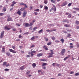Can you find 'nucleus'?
I'll use <instances>...</instances> for the list:
<instances>
[{"mask_svg":"<svg viewBox=\"0 0 79 79\" xmlns=\"http://www.w3.org/2000/svg\"><path fill=\"white\" fill-rule=\"evenodd\" d=\"M43 31V29H41V30H40L38 32V33H39V34L41 33V32H42Z\"/></svg>","mask_w":79,"mask_h":79,"instance_id":"nucleus-24","label":"nucleus"},{"mask_svg":"<svg viewBox=\"0 0 79 79\" xmlns=\"http://www.w3.org/2000/svg\"><path fill=\"white\" fill-rule=\"evenodd\" d=\"M6 54L8 56H10V52H6Z\"/></svg>","mask_w":79,"mask_h":79,"instance_id":"nucleus-27","label":"nucleus"},{"mask_svg":"<svg viewBox=\"0 0 79 79\" xmlns=\"http://www.w3.org/2000/svg\"><path fill=\"white\" fill-rule=\"evenodd\" d=\"M17 14H18L19 15V16L21 15V11L20 10H19L17 12Z\"/></svg>","mask_w":79,"mask_h":79,"instance_id":"nucleus-18","label":"nucleus"},{"mask_svg":"<svg viewBox=\"0 0 79 79\" xmlns=\"http://www.w3.org/2000/svg\"><path fill=\"white\" fill-rule=\"evenodd\" d=\"M71 35L69 33L68 34V36H67L68 37H71Z\"/></svg>","mask_w":79,"mask_h":79,"instance_id":"nucleus-45","label":"nucleus"},{"mask_svg":"<svg viewBox=\"0 0 79 79\" xmlns=\"http://www.w3.org/2000/svg\"><path fill=\"white\" fill-rule=\"evenodd\" d=\"M56 64H57V63H54L52 64V66H55V65H56Z\"/></svg>","mask_w":79,"mask_h":79,"instance_id":"nucleus-47","label":"nucleus"},{"mask_svg":"<svg viewBox=\"0 0 79 79\" xmlns=\"http://www.w3.org/2000/svg\"><path fill=\"white\" fill-rule=\"evenodd\" d=\"M34 39H35V36H33L31 39V40H34Z\"/></svg>","mask_w":79,"mask_h":79,"instance_id":"nucleus-29","label":"nucleus"},{"mask_svg":"<svg viewBox=\"0 0 79 79\" xmlns=\"http://www.w3.org/2000/svg\"><path fill=\"white\" fill-rule=\"evenodd\" d=\"M53 55V54H51L49 55V56H48V58H51V57H52V56Z\"/></svg>","mask_w":79,"mask_h":79,"instance_id":"nucleus-25","label":"nucleus"},{"mask_svg":"<svg viewBox=\"0 0 79 79\" xmlns=\"http://www.w3.org/2000/svg\"><path fill=\"white\" fill-rule=\"evenodd\" d=\"M48 7H47V6H46L45 7H44V9H45V10H48Z\"/></svg>","mask_w":79,"mask_h":79,"instance_id":"nucleus-43","label":"nucleus"},{"mask_svg":"<svg viewBox=\"0 0 79 79\" xmlns=\"http://www.w3.org/2000/svg\"><path fill=\"white\" fill-rule=\"evenodd\" d=\"M19 38H21V37L23 38V36H21V35H19Z\"/></svg>","mask_w":79,"mask_h":79,"instance_id":"nucleus-46","label":"nucleus"},{"mask_svg":"<svg viewBox=\"0 0 79 79\" xmlns=\"http://www.w3.org/2000/svg\"><path fill=\"white\" fill-rule=\"evenodd\" d=\"M26 73H27V75H28L29 74V73H31V72L30 71H28V72H26Z\"/></svg>","mask_w":79,"mask_h":79,"instance_id":"nucleus-35","label":"nucleus"},{"mask_svg":"<svg viewBox=\"0 0 79 79\" xmlns=\"http://www.w3.org/2000/svg\"><path fill=\"white\" fill-rule=\"evenodd\" d=\"M12 3H13V4H14V5H15L16 3H17V2H15V1H13V2H12Z\"/></svg>","mask_w":79,"mask_h":79,"instance_id":"nucleus-42","label":"nucleus"},{"mask_svg":"<svg viewBox=\"0 0 79 79\" xmlns=\"http://www.w3.org/2000/svg\"><path fill=\"white\" fill-rule=\"evenodd\" d=\"M72 5V3H69L68 5V6H71V5Z\"/></svg>","mask_w":79,"mask_h":79,"instance_id":"nucleus-41","label":"nucleus"},{"mask_svg":"<svg viewBox=\"0 0 79 79\" xmlns=\"http://www.w3.org/2000/svg\"><path fill=\"white\" fill-rule=\"evenodd\" d=\"M37 29V27H36L33 28V30H36V29Z\"/></svg>","mask_w":79,"mask_h":79,"instance_id":"nucleus-55","label":"nucleus"},{"mask_svg":"<svg viewBox=\"0 0 79 79\" xmlns=\"http://www.w3.org/2000/svg\"><path fill=\"white\" fill-rule=\"evenodd\" d=\"M8 19H7V21H11V18H9L10 16H8Z\"/></svg>","mask_w":79,"mask_h":79,"instance_id":"nucleus-15","label":"nucleus"},{"mask_svg":"<svg viewBox=\"0 0 79 79\" xmlns=\"http://www.w3.org/2000/svg\"><path fill=\"white\" fill-rule=\"evenodd\" d=\"M64 26H65V27H70V26L69 25L67 24H66V25H64Z\"/></svg>","mask_w":79,"mask_h":79,"instance_id":"nucleus-34","label":"nucleus"},{"mask_svg":"<svg viewBox=\"0 0 79 79\" xmlns=\"http://www.w3.org/2000/svg\"><path fill=\"white\" fill-rule=\"evenodd\" d=\"M5 33V31H3L1 32V35L0 36V37L1 39H2L4 36V34Z\"/></svg>","mask_w":79,"mask_h":79,"instance_id":"nucleus-2","label":"nucleus"},{"mask_svg":"<svg viewBox=\"0 0 79 79\" xmlns=\"http://www.w3.org/2000/svg\"><path fill=\"white\" fill-rule=\"evenodd\" d=\"M52 44V42H49V43H48L47 44V45H50Z\"/></svg>","mask_w":79,"mask_h":79,"instance_id":"nucleus-40","label":"nucleus"},{"mask_svg":"<svg viewBox=\"0 0 79 79\" xmlns=\"http://www.w3.org/2000/svg\"><path fill=\"white\" fill-rule=\"evenodd\" d=\"M6 64H7L6 62H4L3 63L2 66H6V67H8V66H10V64H9L6 65Z\"/></svg>","mask_w":79,"mask_h":79,"instance_id":"nucleus-1","label":"nucleus"},{"mask_svg":"<svg viewBox=\"0 0 79 79\" xmlns=\"http://www.w3.org/2000/svg\"><path fill=\"white\" fill-rule=\"evenodd\" d=\"M79 73H75V76H79Z\"/></svg>","mask_w":79,"mask_h":79,"instance_id":"nucleus-49","label":"nucleus"},{"mask_svg":"<svg viewBox=\"0 0 79 79\" xmlns=\"http://www.w3.org/2000/svg\"><path fill=\"white\" fill-rule=\"evenodd\" d=\"M9 50L10 52H11L12 53H16V51L15 50H13L12 49H10Z\"/></svg>","mask_w":79,"mask_h":79,"instance_id":"nucleus-5","label":"nucleus"},{"mask_svg":"<svg viewBox=\"0 0 79 79\" xmlns=\"http://www.w3.org/2000/svg\"><path fill=\"white\" fill-rule=\"evenodd\" d=\"M26 57L27 58H29V57H30V56L29 55H27V56H26Z\"/></svg>","mask_w":79,"mask_h":79,"instance_id":"nucleus-61","label":"nucleus"},{"mask_svg":"<svg viewBox=\"0 0 79 79\" xmlns=\"http://www.w3.org/2000/svg\"><path fill=\"white\" fill-rule=\"evenodd\" d=\"M50 52H51V53H50L49 54H52L53 55V54H54V52H53V51L52 50H50Z\"/></svg>","mask_w":79,"mask_h":79,"instance_id":"nucleus-19","label":"nucleus"},{"mask_svg":"<svg viewBox=\"0 0 79 79\" xmlns=\"http://www.w3.org/2000/svg\"><path fill=\"white\" fill-rule=\"evenodd\" d=\"M43 48H44L46 50H48V48H47V46H45V45H44V46L43 47Z\"/></svg>","mask_w":79,"mask_h":79,"instance_id":"nucleus-17","label":"nucleus"},{"mask_svg":"<svg viewBox=\"0 0 79 79\" xmlns=\"http://www.w3.org/2000/svg\"><path fill=\"white\" fill-rule=\"evenodd\" d=\"M20 69H24V65L23 66L20 68Z\"/></svg>","mask_w":79,"mask_h":79,"instance_id":"nucleus-23","label":"nucleus"},{"mask_svg":"<svg viewBox=\"0 0 79 79\" xmlns=\"http://www.w3.org/2000/svg\"><path fill=\"white\" fill-rule=\"evenodd\" d=\"M45 65H47V63H44L42 64V66H45Z\"/></svg>","mask_w":79,"mask_h":79,"instance_id":"nucleus-28","label":"nucleus"},{"mask_svg":"<svg viewBox=\"0 0 79 79\" xmlns=\"http://www.w3.org/2000/svg\"><path fill=\"white\" fill-rule=\"evenodd\" d=\"M4 28L7 31H9V30H10V28L8 27L7 26H5L4 27Z\"/></svg>","mask_w":79,"mask_h":79,"instance_id":"nucleus-11","label":"nucleus"},{"mask_svg":"<svg viewBox=\"0 0 79 79\" xmlns=\"http://www.w3.org/2000/svg\"><path fill=\"white\" fill-rule=\"evenodd\" d=\"M4 14L3 13H0V16H3Z\"/></svg>","mask_w":79,"mask_h":79,"instance_id":"nucleus-56","label":"nucleus"},{"mask_svg":"<svg viewBox=\"0 0 79 79\" xmlns=\"http://www.w3.org/2000/svg\"><path fill=\"white\" fill-rule=\"evenodd\" d=\"M63 32H64V33H65V34H66L67 33V31H63Z\"/></svg>","mask_w":79,"mask_h":79,"instance_id":"nucleus-58","label":"nucleus"},{"mask_svg":"<svg viewBox=\"0 0 79 79\" xmlns=\"http://www.w3.org/2000/svg\"><path fill=\"white\" fill-rule=\"evenodd\" d=\"M51 2L52 3H56V2H55V1L53 0H51Z\"/></svg>","mask_w":79,"mask_h":79,"instance_id":"nucleus-32","label":"nucleus"},{"mask_svg":"<svg viewBox=\"0 0 79 79\" xmlns=\"http://www.w3.org/2000/svg\"><path fill=\"white\" fill-rule=\"evenodd\" d=\"M38 73H41V74H43V72H42L41 71V70H39L38 71Z\"/></svg>","mask_w":79,"mask_h":79,"instance_id":"nucleus-39","label":"nucleus"},{"mask_svg":"<svg viewBox=\"0 0 79 79\" xmlns=\"http://www.w3.org/2000/svg\"><path fill=\"white\" fill-rule=\"evenodd\" d=\"M32 25H33V23H30V24H29L30 26H32Z\"/></svg>","mask_w":79,"mask_h":79,"instance_id":"nucleus-54","label":"nucleus"},{"mask_svg":"<svg viewBox=\"0 0 79 79\" xmlns=\"http://www.w3.org/2000/svg\"><path fill=\"white\" fill-rule=\"evenodd\" d=\"M36 53V51H33L31 52V56H32L34 55V53Z\"/></svg>","mask_w":79,"mask_h":79,"instance_id":"nucleus-6","label":"nucleus"},{"mask_svg":"<svg viewBox=\"0 0 79 79\" xmlns=\"http://www.w3.org/2000/svg\"><path fill=\"white\" fill-rule=\"evenodd\" d=\"M51 39L53 40H55V36H52Z\"/></svg>","mask_w":79,"mask_h":79,"instance_id":"nucleus-26","label":"nucleus"},{"mask_svg":"<svg viewBox=\"0 0 79 79\" xmlns=\"http://www.w3.org/2000/svg\"><path fill=\"white\" fill-rule=\"evenodd\" d=\"M40 11V10L39 9H36V10H34V11H37V12H39Z\"/></svg>","mask_w":79,"mask_h":79,"instance_id":"nucleus-30","label":"nucleus"},{"mask_svg":"<svg viewBox=\"0 0 79 79\" xmlns=\"http://www.w3.org/2000/svg\"><path fill=\"white\" fill-rule=\"evenodd\" d=\"M35 45H32L31 46V48H34V47H35Z\"/></svg>","mask_w":79,"mask_h":79,"instance_id":"nucleus-60","label":"nucleus"},{"mask_svg":"<svg viewBox=\"0 0 79 79\" xmlns=\"http://www.w3.org/2000/svg\"><path fill=\"white\" fill-rule=\"evenodd\" d=\"M70 56V55H69L68 56L66 57L64 59V61H66V60H67V59H68Z\"/></svg>","mask_w":79,"mask_h":79,"instance_id":"nucleus-16","label":"nucleus"},{"mask_svg":"<svg viewBox=\"0 0 79 79\" xmlns=\"http://www.w3.org/2000/svg\"><path fill=\"white\" fill-rule=\"evenodd\" d=\"M69 45H70L69 48H70V49H71V48H74V46H73V44L70 43Z\"/></svg>","mask_w":79,"mask_h":79,"instance_id":"nucleus-9","label":"nucleus"},{"mask_svg":"<svg viewBox=\"0 0 79 79\" xmlns=\"http://www.w3.org/2000/svg\"><path fill=\"white\" fill-rule=\"evenodd\" d=\"M34 14L35 15H38V13L37 12H34Z\"/></svg>","mask_w":79,"mask_h":79,"instance_id":"nucleus-51","label":"nucleus"},{"mask_svg":"<svg viewBox=\"0 0 79 79\" xmlns=\"http://www.w3.org/2000/svg\"><path fill=\"white\" fill-rule=\"evenodd\" d=\"M54 9L53 10L55 12L56 11V7H55Z\"/></svg>","mask_w":79,"mask_h":79,"instance_id":"nucleus-50","label":"nucleus"},{"mask_svg":"<svg viewBox=\"0 0 79 79\" xmlns=\"http://www.w3.org/2000/svg\"><path fill=\"white\" fill-rule=\"evenodd\" d=\"M77 29H79V26H77Z\"/></svg>","mask_w":79,"mask_h":79,"instance_id":"nucleus-64","label":"nucleus"},{"mask_svg":"<svg viewBox=\"0 0 79 79\" xmlns=\"http://www.w3.org/2000/svg\"><path fill=\"white\" fill-rule=\"evenodd\" d=\"M4 61V59H2L0 61V63H2V62H3V61Z\"/></svg>","mask_w":79,"mask_h":79,"instance_id":"nucleus-52","label":"nucleus"},{"mask_svg":"<svg viewBox=\"0 0 79 79\" xmlns=\"http://www.w3.org/2000/svg\"><path fill=\"white\" fill-rule=\"evenodd\" d=\"M44 55V54L42 53H40L38 54L37 56H38V57H40V56H43Z\"/></svg>","mask_w":79,"mask_h":79,"instance_id":"nucleus-12","label":"nucleus"},{"mask_svg":"<svg viewBox=\"0 0 79 79\" xmlns=\"http://www.w3.org/2000/svg\"><path fill=\"white\" fill-rule=\"evenodd\" d=\"M19 5H24L26 8H27V5H26V4H25L24 3H23V2L20 3Z\"/></svg>","mask_w":79,"mask_h":79,"instance_id":"nucleus-7","label":"nucleus"},{"mask_svg":"<svg viewBox=\"0 0 79 79\" xmlns=\"http://www.w3.org/2000/svg\"><path fill=\"white\" fill-rule=\"evenodd\" d=\"M75 23L77 25H78V24H79V21L77 20H76L75 22Z\"/></svg>","mask_w":79,"mask_h":79,"instance_id":"nucleus-31","label":"nucleus"},{"mask_svg":"<svg viewBox=\"0 0 79 79\" xmlns=\"http://www.w3.org/2000/svg\"><path fill=\"white\" fill-rule=\"evenodd\" d=\"M44 3H45V4H47L48 3V2H47V0H44Z\"/></svg>","mask_w":79,"mask_h":79,"instance_id":"nucleus-38","label":"nucleus"},{"mask_svg":"<svg viewBox=\"0 0 79 79\" xmlns=\"http://www.w3.org/2000/svg\"><path fill=\"white\" fill-rule=\"evenodd\" d=\"M44 39L45 40L46 42H48V39L47 38H46V37H44Z\"/></svg>","mask_w":79,"mask_h":79,"instance_id":"nucleus-21","label":"nucleus"},{"mask_svg":"<svg viewBox=\"0 0 79 79\" xmlns=\"http://www.w3.org/2000/svg\"><path fill=\"white\" fill-rule=\"evenodd\" d=\"M46 31H47V32H50V30L49 29L46 30Z\"/></svg>","mask_w":79,"mask_h":79,"instance_id":"nucleus-59","label":"nucleus"},{"mask_svg":"<svg viewBox=\"0 0 79 79\" xmlns=\"http://www.w3.org/2000/svg\"><path fill=\"white\" fill-rule=\"evenodd\" d=\"M23 25L24 27H27L29 26V24L28 23H23Z\"/></svg>","mask_w":79,"mask_h":79,"instance_id":"nucleus-10","label":"nucleus"},{"mask_svg":"<svg viewBox=\"0 0 79 79\" xmlns=\"http://www.w3.org/2000/svg\"><path fill=\"white\" fill-rule=\"evenodd\" d=\"M32 66L33 68H35V66H36V64H35V63H33L32 64Z\"/></svg>","mask_w":79,"mask_h":79,"instance_id":"nucleus-20","label":"nucleus"},{"mask_svg":"<svg viewBox=\"0 0 79 79\" xmlns=\"http://www.w3.org/2000/svg\"><path fill=\"white\" fill-rule=\"evenodd\" d=\"M24 10H25V8H22L20 9V10L21 11H24Z\"/></svg>","mask_w":79,"mask_h":79,"instance_id":"nucleus-36","label":"nucleus"},{"mask_svg":"<svg viewBox=\"0 0 79 79\" xmlns=\"http://www.w3.org/2000/svg\"><path fill=\"white\" fill-rule=\"evenodd\" d=\"M12 48L13 49H15L16 48V46H12Z\"/></svg>","mask_w":79,"mask_h":79,"instance_id":"nucleus-44","label":"nucleus"},{"mask_svg":"<svg viewBox=\"0 0 79 79\" xmlns=\"http://www.w3.org/2000/svg\"><path fill=\"white\" fill-rule=\"evenodd\" d=\"M60 42V41H59L58 40H57L55 41V42L56 43H58V42Z\"/></svg>","mask_w":79,"mask_h":79,"instance_id":"nucleus-57","label":"nucleus"},{"mask_svg":"<svg viewBox=\"0 0 79 79\" xmlns=\"http://www.w3.org/2000/svg\"><path fill=\"white\" fill-rule=\"evenodd\" d=\"M77 48H79V44L78 43H77Z\"/></svg>","mask_w":79,"mask_h":79,"instance_id":"nucleus-53","label":"nucleus"},{"mask_svg":"<svg viewBox=\"0 0 79 79\" xmlns=\"http://www.w3.org/2000/svg\"><path fill=\"white\" fill-rule=\"evenodd\" d=\"M26 15H27V11H25V12L23 13V18H25V17L26 16Z\"/></svg>","mask_w":79,"mask_h":79,"instance_id":"nucleus-8","label":"nucleus"},{"mask_svg":"<svg viewBox=\"0 0 79 79\" xmlns=\"http://www.w3.org/2000/svg\"><path fill=\"white\" fill-rule=\"evenodd\" d=\"M65 52H66V49H63L62 50V51L61 52L62 55H64Z\"/></svg>","mask_w":79,"mask_h":79,"instance_id":"nucleus-3","label":"nucleus"},{"mask_svg":"<svg viewBox=\"0 0 79 79\" xmlns=\"http://www.w3.org/2000/svg\"><path fill=\"white\" fill-rule=\"evenodd\" d=\"M3 10V11L4 12L6 11V8H5V7H4Z\"/></svg>","mask_w":79,"mask_h":79,"instance_id":"nucleus-48","label":"nucleus"},{"mask_svg":"<svg viewBox=\"0 0 79 79\" xmlns=\"http://www.w3.org/2000/svg\"><path fill=\"white\" fill-rule=\"evenodd\" d=\"M76 10L77 11V10L79 11V8H76Z\"/></svg>","mask_w":79,"mask_h":79,"instance_id":"nucleus-62","label":"nucleus"},{"mask_svg":"<svg viewBox=\"0 0 79 79\" xmlns=\"http://www.w3.org/2000/svg\"><path fill=\"white\" fill-rule=\"evenodd\" d=\"M60 41L62 42V43H64V41L63 39H60Z\"/></svg>","mask_w":79,"mask_h":79,"instance_id":"nucleus-33","label":"nucleus"},{"mask_svg":"<svg viewBox=\"0 0 79 79\" xmlns=\"http://www.w3.org/2000/svg\"><path fill=\"white\" fill-rule=\"evenodd\" d=\"M5 48H2V52H5Z\"/></svg>","mask_w":79,"mask_h":79,"instance_id":"nucleus-37","label":"nucleus"},{"mask_svg":"<svg viewBox=\"0 0 79 79\" xmlns=\"http://www.w3.org/2000/svg\"><path fill=\"white\" fill-rule=\"evenodd\" d=\"M71 16H72V15H71V14H70L68 16V18H71Z\"/></svg>","mask_w":79,"mask_h":79,"instance_id":"nucleus-22","label":"nucleus"},{"mask_svg":"<svg viewBox=\"0 0 79 79\" xmlns=\"http://www.w3.org/2000/svg\"><path fill=\"white\" fill-rule=\"evenodd\" d=\"M41 61H47V60L46 59H41L40 60Z\"/></svg>","mask_w":79,"mask_h":79,"instance_id":"nucleus-13","label":"nucleus"},{"mask_svg":"<svg viewBox=\"0 0 79 79\" xmlns=\"http://www.w3.org/2000/svg\"><path fill=\"white\" fill-rule=\"evenodd\" d=\"M62 22L63 23H69V21H68V20L66 19H65L64 20H62Z\"/></svg>","mask_w":79,"mask_h":79,"instance_id":"nucleus-14","label":"nucleus"},{"mask_svg":"<svg viewBox=\"0 0 79 79\" xmlns=\"http://www.w3.org/2000/svg\"><path fill=\"white\" fill-rule=\"evenodd\" d=\"M68 2L66 1L64 2L60 6H66L67 5Z\"/></svg>","mask_w":79,"mask_h":79,"instance_id":"nucleus-4","label":"nucleus"},{"mask_svg":"<svg viewBox=\"0 0 79 79\" xmlns=\"http://www.w3.org/2000/svg\"><path fill=\"white\" fill-rule=\"evenodd\" d=\"M16 25L18 26H21V25H19V24L18 23L17 24H16Z\"/></svg>","mask_w":79,"mask_h":79,"instance_id":"nucleus-63","label":"nucleus"}]
</instances>
